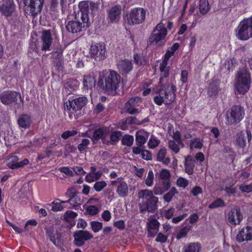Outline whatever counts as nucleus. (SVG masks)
<instances>
[{"label":"nucleus","instance_id":"1","mask_svg":"<svg viewBox=\"0 0 252 252\" xmlns=\"http://www.w3.org/2000/svg\"><path fill=\"white\" fill-rule=\"evenodd\" d=\"M162 77L159 82V88L156 92V95L154 97V102L158 106L162 103L166 105L171 104L175 99L176 88L170 84L164 85L162 84Z\"/></svg>","mask_w":252,"mask_h":252},{"label":"nucleus","instance_id":"2","mask_svg":"<svg viewBox=\"0 0 252 252\" xmlns=\"http://www.w3.org/2000/svg\"><path fill=\"white\" fill-rule=\"evenodd\" d=\"M121 80L120 75L116 71L110 70L98 81V86L109 94L115 95Z\"/></svg>","mask_w":252,"mask_h":252},{"label":"nucleus","instance_id":"3","mask_svg":"<svg viewBox=\"0 0 252 252\" xmlns=\"http://www.w3.org/2000/svg\"><path fill=\"white\" fill-rule=\"evenodd\" d=\"M138 197L143 199L139 204L141 212L147 211L153 212L157 209L158 199L154 195L152 190L148 189L140 190L138 193Z\"/></svg>","mask_w":252,"mask_h":252},{"label":"nucleus","instance_id":"4","mask_svg":"<svg viewBox=\"0 0 252 252\" xmlns=\"http://www.w3.org/2000/svg\"><path fill=\"white\" fill-rule=\"evenodd\" d=\"M251 83V74L247 68H240L237 71L235 82V88L237 94H246L250 89Z\"/></svg>","mask_w":252,"mask_h":252},{"label":"nucleus","instance_id":"5","mask_svg":"<svg viewBox=\"0 0 252 252\" xmlns=\"http://www.w3.org/2000/svg\"><path fill=\"white\" fill-rule=\"evenodd\" d=\"M100 1L94 2L92 0H84L80 1L78 7L81 12V18L90 21L89 14L93 16L98 14L99 10Z\"/></svg>","mask_w":252,"mask_h":252},{"label":"nucleus","instance_id":"6","mask_svg":"<svg viewBox=\"0 0 252 252\" xmlns=\"http://www.w3.org/2000/svg\"><path fill=\"white\" fill-rule=\"evenodd\" d=\"M236 36L241 40L252 37V16L241 21L235 30Z\"/></svg>","mask_w":252,"mask_h":252},{"label":"nucleus","instance_id":"7","mask_svg":"<svg viewBox=\"0 0 252 252\" xmlns=\"http://www.w3.org/2000/svg\"><path fill=\"white\" fill-rule=\"evenodd\" d=\"M145 13L143 8H135L124 16V19L129 25L139 24L145 20Z\"/></svg>","mask_w":252,"mask_h":252},{"label":"nucleus","instance_id":"8","mask_svg":"<svg viewBox=\"0 0 252 252\" xmlns=\"http://www.w3.org/2000/svg\"><path fill=\"white\" fill-rule=\"evenodd\" d=\"M90 56L96 61L105 60L107 56L105 44L98 43L91 46L89 51Z\"/></svg>","mask_w":252,"mask_h":252},{"label":"nucleus","instance_id":"9","mask_svg":"<svg viewBox=\"0 0 252 252\" xmlns=\"http://www.w3.org/2000/svg\"><path fill=\"white\" fill-rule=\"evenodd\" d=\"M166 34L167 30L165 27V25L162 22L158 23L153 30L148 39V45H152L154 42L157 43L163 40Z\"/></svg>","mask_w":252,"mask_h":252},{"label":"nucleus","instance_id":"10","mask_svg":"<svg viewBox=\"0 0 252 252\" xmlns=\"http://www.w3.org/2000/svg\"><path fill=\"white\" fill-rule=\"evenodd\" d=\"M45 0H23L27 13L35 16L40 13Z\"/></svg>","mask_w":252,"mask_h":252},{"label":"nucleus","instance_id":"11","mask_svg":"<svg viewBox=\"0 0 252 252\" xmlns=\"http://www.w3.org/2000/svg\"><path fill=\"white\" fill-rule=\"evenodd\" d=\"M245 111L240 105H235L230 109L229 115L227 116L228 123L230 125H236L244 118Z\"/></svg>","mask_w":252,"mask_h":252},{"label":"nucleus","instance_id":"12","mask_svg":"<svg viewBox=\"0 0 252 252\" xmlns=\"http://www.w3.org/2000/svg\"><path fill=\"white\" fill-rule=\"evenodd\" d=\"M18 98L23 103L21 94L15 91H5L0 94L1 102L4 105H9L13 103L17 104Z\"/></svg>","mask_w":252,"mask_h":252},{"label":"nucleus","instance_id":"13","mask_svg":"<svg viewBox=\"0 0 252 252\" xmlns=\"http://www.w3.org/2000/svg\"><path fill=\"white\" fill-rule=\"evenodd\" d=\"M82 22L75 17V20H71L68 22L65 25L66 30L72 33H77L82 31V28L89 27L90 26V22L81 19Z\"/></svg>","mask_w":252,"mask_h":252},{"label":"nucleus","instance_id":"14","mask_svg":"<svg viewBox=\"0 0 252 252\" xmlns=\"http://www.w3.org/2000/svg\"><path fill=\"white\" fill-rule=\"evenodd\" d=\"M88 102L87 97L80 96L77 98L68 99V101L65 104V106L67 109L72 113L71 110L74 111L81 110Z\"/></svg>","mask_w":252,"mask_h":252},{"label":"nucleus","instance_id":"15","mask_svg":"<svg viewBox=\"0 0 252 252\" xmlns=\"http://www.w3.org/2000/svg\"><path fill=\"white\" fill-rule=\"evenodd\" d=\"M74 244L78 247L82 246L85 241L91 239L93 236L89 231L86 230H77L74 233L73 235Z\"/></svg>","mask_w":252,"mask_h":252},{"label":"nucleus","instance_id":"16","mask_svg":"<svg viewBox=\"0 0 252 252\" xmlns=\"http://www.w3.org/2000/svg\"><path fill=\"white\" fill-rule=\"evenodd\" d=\"M41 50L42 51H50L53 43V38L50 30H43L41 32Z\"/></svg>","mask_w":252,"mask_h":252},{"label":"nucleus","instance_id":"17","mask_svg":"<svg viewBox=\"0 0 252 252\" xmlns=\"http://www.w3.org/2000/svg\"><path fill=\"white\" fill-rule=\"evenodd\" d=\"M237 241L239 243L252 240V226L244 227L239 231L236 237Z\"/></svg>","mask_w":252,"mask_h":252},{"label":"nucleus","instance_id":"18","mask_svg":"<svg viewBox=\"0 0 252 252\" xmlns=\"http://www.w3.org/2000/svg\"><path fill=\"white\" fill-rule=\"evenodd\" d=\"M15 9L13 0H4L0 7L1 13L6 17L10 16Z\"/></svg>","mask_w":252,"mask_h":252},{"label":"nucleus","instance_id":"19","mask_svg":"<svg viewBox=\"0 0 252 252\" xmlns=\"http://www.w3.org/2000/svg\"><path fill=\"white\" fill-rule=\"evenodd\" d=\"M122 12V6L121 5H115L112 6L108 11V16L111 22H116L120 18Z\"/></svg>","mask_w":252,"mask_h":252},{"label":"nucleus","instance_id":"20","mask_svg":"<svg viewBox=\"0 0 252 252\" xmlns=\"http://www.w3.org/2000/svg\"><path fill=\"white\" fill-rule=\"evenodd\" d=\"M159 221H147L148 236L154 237L159 230Z\"/></svg>","mask_w":252,"mask_h":252},{"label":"nucleus","instance_id":"21","mask_svg":"<svg viewBox=\"0 0 252 252\" xmlns=\"http://www.w3.org/2000/svg\"><path fill=\"white\" fill-rule=\"evenodd\" d=\"M109 130L107 128H99L96 129L93 133L92 141L94 143L99 139L102 140L109 133Z\"/></svg>","mask_w":252,"mask_h":252},{"label":"nucleus","instance_id":"22","mask_svg":"<svg viewBox=\"0 0 252 252\" xmlns=\"http://www.w3.org/2000/svg\"><path fill=\"white\" fill-rule=\"evenodd\" d=\"M132 67L131 62L127 60L121 61L118 64L119 69L123 74L128 73L132 70Z\"/></svg>","mask_w":252,"mask_h":252},{"label":"nucleus","instance_id":"23","mask_svg":"<svg viewBox=\"0 0 252 252\" xmlns=\"http://www.w3.org/2000/svg\"><path fill=\"white\" fill-rule=\"evenodd\" d=\"M17 122L20 127L27 129L30 127L32 120L30 115L28 114H22L20 116Z\"/></svg>","mask_w":252,"mask_h":252},{"label":"nucleus","instance_id":"24","mask_svg":"<svg viewBox=\"0 0 252 252\" xmlns=\"http://www.w3.org/2000/svg\"><path fill=\"white\" fill-rule=\"evenodd\" d=\"M243 219L240 209L239 207H236L231 209L228 213V220H241Z\"/></svg>","mask_w":252,"mask_h":252},{"label":"nucleus","instance_id":"25","mask_svg":"<svg viewBox=\"0 0 252 252\" xmlns=\"http://www.w3.org/2000/svg\"><path fill=\"white\" fill-rule=\"evenodd\" d=\"M148 133L144 130L138 131L136 133L135 141L137 146H144V144L146 143L147 140V136Z\"/></svg>","mask_w":252,"mask_h":252},{"label":"nucleus","instance_id":"26","mask_svg":"<svg viewBox=\"0 0 252 252\" xmlns=\"http://www.w3.org/2000/svg\"><path fill=\"white\" fill-rule=\"evenodd\" d=\"M219 85L218 81H213L210 83L208 88V94L210 97H214L216 96L219 92Z\"/></svg>","mask_w":252,"mask_h":252},{"label":"nucleus","instance_id":"27","mask_svg":"<svg viewBox=\"0 0 252 252\" xmlns=\"http://www.w3.org/2000/svg\"><path fill=\"white\" fill-rule=\"evenodd\" d=\"M201 246L198 243H189L184 246L182 252H199Z\"/></svg>","mask_w":252,"mask_h":252},{"label":"nucleus","instance_id":"28","mask_svg":"<svg viewBox=\"0 0 252 252\" xmlns=\"http://www.w3.org/2000/svg\"><path fill=\"white\" fill-rule=\"evenodd\" d=\"M166 150L164 147L161 148L157 154V158L158 161L162 162L165 165H168L170 159L168 157L166 158Z\"/></svg>","mask_w":252,"mask_h":252},{"label":"nucleus","instance_id":"29","mask_svg":"<svg viewBox=\"0 0 252 252\" xmlns=\"http://www.w3.org/2000/svg\"><path fill=\"white\" fill-rule=\"evenodd\" d=\"M128 188L127 184L125 182H120L117 189L118 194L121 197H126L128 194Z\"/></svg>","mask_w":252,"mask_h":252},{"label":"nucleus","instance_id":"30","mask_svg":"<svg viewBox=\"0 0 252 252\" xmlns=\"http://www.w3.org/2000/svg\"><path fill=\"white\" fill-rule=\"evenodd\" d=\"M61 201H62L60 199L57 198L51 203L47 204V206L51 207V210L54 212L60 211L63 208V206L61 205L62 203Z\"/></svg>","mask_w":252,"mask_h":252},{"label":"nucleus","instance_id":"31","mask_svg":"<svg viewBox=\"0 0 252 252\" xmlns=\"http://www.w3.org/2000/svg\"><path fill=\"white\" fill-rule=\"evenodd\" d=\"M236 144L237 146L241 148H244L246 145V136L245 133L241 132L237 135L236 139Z\"/></svg>","mask_w":252,"mask_h":252},{"label":"nucleus","instance_id":"32","mask_svg":"<svg viewBox=\"0 0 252 252\" xmlns=\"http://www.w3.org/2000/svg\"><path fill=\"white\" fill-rule=\"evenodd\" d=\"M95 82L94 78L90 76H85L83 80L84 87L87 89L89 88L91 89L95 85Z\"/></svg>","mask_w":252,"mask_h":252},{"label":"nucleus","instance_id":"33","mask_svg":"<svg viewBox=\"0 0 252 252\" xmlns=\"http://www.w3.org/2000/svg\"><path fill=\"white\" fill-rule=\"evenodd\" d=\"M199 10L200 13L204 15L209 10V3L207 0H200Z\"/></svg>","mask_w":252,"mask_h":252},{"label":"nucleus","instance_id":"34","mask_svg":"<svg viewBox=\"0 0 252 252\" xmlns=\"http://www.w3.org/2000/svg\"><path fill=\"white\" fill-rule=\"evenodd\" d=\"M191 228V226L188 225L183 227L180 229L179 232H178L176 235L177 239L179 240L182 238L185 237L188 233L189 231Z\"/></svg>","mask_w":252,"mask_h":252},{"label":"nucleus","instance_id":"35","mask_svg":"<svg viewBox=\"0 0 252 252\" xmlns=\"http://www.w3.org/2000/svg\"><path fill=\"white\" fill-rule=\"evenodd\" d=\"M178 193L176 189L172 187L171 189L163 196V199L165 202H169L174 195Z\"/></svg>","mask_w":252,"mask_h":252},{"label":"nucleus","instance_id":"36","mask_svg":"<svg viewBox=\"0 0 252 252\" xmlns=\"http://www.w3.org/2000/svg\"><path fill=\"white\" fill-rule=\"evenodd\" d=\"M29 162V160L28 158H25L23 160L19 162H15L12 164H9V167L12 169H15L18 168L24 167L25 165L28 164Z\"/></svg>","mask_w":252,"mask_h":252},{"label":"nucleus","instance_id":"37","mask_svg":"<svg viewBox=\"0 0 252 252\" xmlns=\"http://www.w3.org/2000/svg\"><path fill=\"white\" fill-rule=\"evenodd\" d=\"M61 203H69L71 205L74 206L80 205L82 203V201L80 197H79L77 194H75L71 198H69L67 201H61Z\"/></svg>","mask_w":252,"mask_h":252},{"label":"nucleus","instance_id":"38","mask_svg":"<svg viewBox=\"0 0 252 252\" xmlns=\"http://www.w3.org/2000/svg\"><path fill=\"white\" fill-rule=\"evenodd\" d=\"M133 136L129 135H125L122 139V144L127 146H131L133 144Z\"/></svg>","mask_w":252,"mask_h":252},{"label":"nucleus","instance_id":"39","mask_svg":"<svg viewBox=\"0 0 252 252\" xmlns=\"http://www.w3.org/2000/svg\"><path fill=\"white\" fill-rule=\"evenodd\" d=\"M225 206V203L221 198H218L212 202L209 206V208L214 209L218 207H222Z\"/></svg>","mask_w":252,"mask_h":252},{"label":"nucleus","instance_id":"40","mask_svg":"<svg viewBox=\"0 0 252 252\" xmlns=\"http://www.w3.org/2000/svg\"><path fill=\"white\" fill-rule=\"evenodd\" d=\"M166 190L160 183L156 184L153 191L155 195H161Z\"/></svg>","mask_w":252,"mask_h":252},{"label":"nucleus","instance_id":"41","mask_svg":"<svg viewBox=\"0 0 252 252\" xmlns=\"http://www.w3.org/2000/svg\"><path fill=\"white\" fill-rule=\"evenodd\" d=\"M202 146V143L197 138H194V139L190 140L189 146L191 149H192L193 148L201 149Z\"/></svg>","mask_w":252,"mask_h":252},{"label":"nucleus","instance_id":"42","mask_svg":"<svg viewBox=\"0 0 252 252\" xmlns=\"http://www.w3.org/2000/svg\"><path fill=\"white\" fill-rule=\"evenodd\" d=\"M91 225L92 229L94 232L99 231L103 226L102 223L100 221H91Z\"/></svg>","mask_w":252,"mask_h":252},{"label":"nucleus","instance_id":"43","mask_svg":"<svg viewBox=\"0 0 252 252\" xmlns=\"http://www.w3.org/2000/svg\"><path fill=\"white\" fill-rule=\"evenodd\" d=\"M90 141L88 139H83L82 142L78 145V149L79 151L82 153L89 145Z\"/></svg>","mask_w":252,"mask_h":252},{"label":"nucleus","instance_id":"44","mask_svg":"<svg viewBox=\"0 0 252 252\" xmlns=\"http://www.w3.org/2000/svg\"><path fill=\"white\" fill-rule=\"evenodd\" d=\"M175 211V209L174 208H170L168 210L163 211L162 212V215L164 217L165 219L169 220L173 216Z\"/></svg>","mask_w":252,"mask_h":252},{"label":"nucleus","instance_id":"45","mask_svg":"<svg viewBox=\"0 0 252 252\" xmlns=\"http://www.w3.org/2000/svg\"><path fill=\"white\" fill-rule=\"evenodd\" d=\"M54 66L58 71H62L63 68V60H53Z\"/></svg>","mask_w":252,"mask_h":252},{"label":"nucleus","instance_id":"46","mask_svg":"<svg viewBox=\"0 0 252 252\" xmlns=\"http://www.w3.org/2000/svg\"><path fill=\"white\" fill-rule=\"evenodd\" d=\"M107 185L105 181H98L96 182L94 185V188L96 191H100Z\"/></svg>","mask_w":252,"mask_h":252},{"label":"nucleus","instance_id":"47","mask_svg":"<svg viewBox=\"0 0 252 252\" xmlns=\"http://www.w3.org/2000/svg\"><path fill=\"white\" fill-rule=\"evenodd\" d=\"M77 216V214L72 211H67L64 215V220H69V219H74Z\"/></svg>","mask_w":252,"mask_h":252},{"label":"nucleus","instance_id":"48","mask_svg":"<svg viewBox=\"0 0 252 252\" xmlns=\"http://www.w3.org/2000/svg\"><path fill=\"white\" fill-rule=\"evenodd\" d=\"M122 132L116 131L113 132L110 136V140L112 142H118L122 137Z\"/></svg>","mask_w":252,"mask_h":252},{"label":"nucleus","instance_id":"49","mask_svg":"<svg viewBox=\"0 0 252 252\" xmlns=\"http://www.w3.org/2000/svg\"><path fill=\"white\" fill-rule=\"evenodd\" d=\"M185 171L189 175H192L193 172L194 164L193 162L184 163Z\"/></svg>","mask_w":252,"mask_h":252},{"label":"nucleus","instance_id":"50","mask_svg":"<svg viewBox=\"0 0 252 252\" xmlns=\"http://www.w3.org/2000/svg\"><path fill=\"white\" fill-rule=\"evenodd\" d=\"M153 180H154V174L152 170H150L148 172V176L145 180L146 185L150 187L153 184Z\"/></svg>","mask_w":252,"mask_h":252},{"label":"nucleus","instance_id":"51","mask_svg":"<svg viewBox=\"0 0 252 252\" xmlns=\"http://www.w3.org/2000/svg\"><path fill=\"white\" fill-rule=\"evenodd\" d=\"M178 145L174 140H169L168 142L169 147L175 153H178L179 152L180 148Z\"/></svg>","mask_w":252,"mask_h":252},{"label":"nucleus","instance_id":"52","mask_svg":"<svg viewBox=\"0 0 252 252\" xmlns=\"http://www.w3.org/2000/svg\"><path fill=\"white\" fill-rule=\"evenodd\" d=\"M140 101V98L139 97H133L128 100L126 104V106L134 107Z\"/></svg>","mask_w":252,"mask_h":252},{"label":"nucleus","instance_id":"53","mask_svg":"<svg viewBox=\"0 0 252 252\" xmlns=\"http://www.w3.org/2000/svg\"><path fill=\"white\" fill-rule=\"evenodd\" d=\"M160 143V141L156 138L152 137L149 141L148 146L151 149H153L157 147Z\"/></svg>","mask_w":252,"mask_h":252},{"label":"nucleus","instance_id":"54","mask_svg":"<svg viewBox=\"0 0 252 252\" xmlns=\"http://www.w3.org/2000/svg\"><path fill=\"white\" fill-rule=\"evenodd\" d=\"M65 149V157H66L68 154L71 153H74L76 150V148L73 146L71 145L70 144H66L65 145L64 147Z\"/></svg>","mask_w":252,"mask_h":252},{"label":"nucleus","instance_id":"55","mask_svg":"<svg viewBox=\"0 0 252 252\" xmlns=\"http://www.w3.org/2000/svg\"><path fill=\"white\" fill-rule=\"evenodd\" d=\"M86 212L89 215L94 216L98 213V209L95 206L90 205L86 209Z\"/></svg>","mask_w":252,"mask_h":252},{"label":"nucleus","instance_id":"56","mask_svg":"<svg viewBox=\"0 0 252 252\" xmlns=\"http://www.w3.org/2000/svg\"><path fill=\"white\" fill-rule=\"evenodd\" d=\"M77 133V131L76 130H67L62 133V137L64 139H67L69 137L74 136Z\"/></svg>","mask_w":252,"mask_h":252},{"label":"nucleus","instance_id":"57","mask_svg":"<svg viewBox=\"0 0 252 252\" xmlns=\"http://www.w3.org/2000/svg\"><path fill=\"white\" fill-rule=\"evenodd\" d=\"M139 120L135 117H128L125 120V123L128 125L135 124L138 125Z\"/></svg>","mask_w":252,"mask_h":252},{"label":"nucleus","instance_id":"58","mask_svg":"<svg viewBox=\"0 0 252 252\" xmlns=\"http://www.w3.org/2000/svg\"><path fill=\"white\" fill-rule=\"evenodd\" d=\"M141 157L142 158L147 160H150L152 159V154L151 153L146 150H143L141 153Z\"/></svg>","mask_w":252,"mask_h":252},{"label":"nucleus","instance_id":"59","mask_svg":"<svg viewBox=\"0 0 252 252\" xmlns=\"http://www.w3.org/2000/svg\"><path fill=\"white\" fill-rule=\"evenodd\" d=\"M160 178L162 180H167L169 179L170 177V174L169 170L166 169H162L160 174H159Z\"/></svg>","mask_w":252,"mask_h":252},{"label":"nucleus","instance_id":"60","mask_svg":"<svg viewBox=\"0 0 252 252\" xmlns=\"http://www.w3.org/2000/svg\"><path fill=\"white\" fill-rule=\"evenodd\" d=\"M167 240V236L163 233H159L156 239V241L158 242H160L162 243H165Z\"/></svg>","mask_w":252,"mask_h":252},{"label":"nucleus","instance_id":"61","mask_svg":"<svg viewBox=\"0 0 252 252\" xmlns=\"http://www.w3.org/2000/svg\"><path fill=\"white\" fill-rule=\"evenodd\" d=\"M173 138L178 144L181 145L183 147V144L181 139V134L179 131H176L174 133Z\"/></svg>","mask_w":252,"mask_h":252},{"label":"nucleus","instance_id":"62","mask_svg":"<svg viewBox=\"0 0 252 252\" xmlns=\"http://www.w3.org/2000/svg\"><path fill=\"white\" fill-rule=\"evenodd\" d=\"M64 49L65 47H63L62 45L58 44L54 47L52 53L63 54Z\"/></svg>","mask_w":252,"mask_h":252},{"label":"nucleus","instance_id":"63","mask_svg":"<svg viewBox=\"0 0 252 252\" xmlns=\"http://www.w3.org/2000/svg\"><path fill=\"white\" fill-rule=\"evenodd\" d=\"M8 224L12 227V228L15 230V231L17 233H22L24 229L23 228L20 227L19 226H16L15 224H13L11 221H6Z\"/></svg>","mask_w":252,"mask_h":252},{"label":"nucleus","instance_id":"64","mask_svg":"<svg viewBox=\"0 0 252 252\" xmlns=\"http://www.w3.org/2000/svg\"><path fill=\"white\" fill-rule=\"evenodd\" d=\"M78 192L76 191V189L74 187H71L68 188L65 192V195L69 197L70 198H71L73 196L75 195V194H77Z\"/></svg>","mask_w":252,"mask_h":252}]
</instances>
